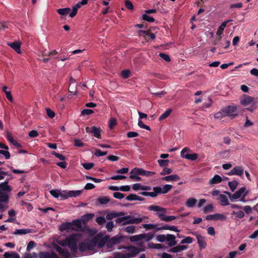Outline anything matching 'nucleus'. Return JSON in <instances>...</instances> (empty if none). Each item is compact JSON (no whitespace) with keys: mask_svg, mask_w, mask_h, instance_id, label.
Wrapping results in <instances>:
<instances>
[{"mask_svg":"<svg viewBox=\"0 0 258 258\" xmlns=\"http://www.w3.org/2000/svg\"><path fill=\"white\" fill-rule=\"evenodd\" d=\"M36 246L35 243L33 241H30L27 246L26 252H30V250L32 249Z\"/></svg>","mask_w":258,"mask_h":258,"instance_id":"680f3d73","label":"nucleus"},{"mask_svg":"<svg viewBox=\"0 0 258 258\" xmlns=\"http://www.w3.org/2000/svg\"><path fill=\"white\" fill-rule=\"evenodd\" d=\"M114 226V225L113 221L108 222L106 224V228L108 232L112 231Z\"/></svg>","mask_w":258,"mask_h":258,"instance_id":"603ef678","label":"nucleus"},{"mask_svg":"<svg viewBox=\"0 0 258 258\" xmlns=\"http://www.w3.org/2000/svg\"><path fill=\"white\" fill-rule=\"evenodd\" d=\"M54 248L58 252L61 258L73 257V254H71L66 248L57 245H54Z\"/></svg>","mask_w":258,"mask_h":258,"instance_id":"1a4fd4ad","label":"nucleus"},{"mask_svg":"<svg viewBox=\"0 0 258 258\" xmlns=\"http://www.w3.org/2000/svg\"><path fill=\"white\" fill-rule=\"evenodd\" d=\"M222 181V179L221 177L218 174H216L209 180V184L210 185H214L221 182Z\"/></svg>","mask_w":258,"mask_h":258,"instance_id":"a878e982","label":"nucleus"},{"mask_svg":"<svg viewBox=\"0 0 258 258\" xmlns=\"http://www.w3.org/2000/svg\"><path fill=\"white\" fill-rule=\"evenodd\" d=\"M69 198L68 191L59 190V199L60 200H64Z\"/></svg>","mask_w":258,"mask_h":258,"instance_id":"4c0bfd02","label":"nucleus"},{"mask_svg":"<svg viewBox=\"0 0 258 258\" xmlns=\"http://www.w3.org/2000/svg\"><path fill=\"white\" fill-rule=\"evenodd\" d=\"M159 56L161 58H162L163 59H164V60H165L166 61L168 62V61H170V58L169 57V56L166 54H165L163 53H159Z\"/></svg>","mask_w":258,"mask_h":258,"instance_id":"774afa93","label":"nucleus"},{"mask_svg":"<svg viewBox=\"0 0 258 258\" xmlns=\"http://www.w3.org/2000/svg\"><path fill=\"white\" fill-rule=\"evenodd\" d=\"M176 219V217L175 216H166L165 214L161 220L168 222Z\"/></svg>","mask_w":258,"mask_h":258,"instance_id":"c03bdc74","label":"nucleus"},{"mask_svg":"<svg viewBox=\"0 0 258 258\" xmlns=\"http://www.w3.org/2000/svg\"><path fill=\"white\" fill-rule=\"evenodd\" d=\"M125 6L130 10H133L134 9V6L132 3L129 0H125Z\"/></svg>","mask_w":258,"mask_h":258,"instance_id":"e2e57ef3","label":"nucleus"},{"mask_svg":"<svg viewBox=\"0 0 258 258\" xmlns=\"http://www.w3.org/2000/svg\"><path fill=\"white\" fill-rule=\"evenodd\" d=\"M130 178L136 181H141L142 178L139 176L141 175L140 171L139 168H135L132 169L130 173Z\"/></svg>","mask_w":258,"mask_h":258,"instance_id":"4468645a","label":"nucleus"},{"mask_svg":"<svg viewBox=\"0 0 258 258\" xmlns=\"http://www.w3.org/2000/svg\"><path fill=\"white\" fill-rule=\"evenodd\" d=\"M230 206L234 210L231 214L234 216L235 219H242L245 216L244 212L242 210L241 206L232 204L230 205Z\"/></svg>","mask_w":258,"mask_h":258,"instance_id":"0eeeda50","label":"nucleus"},{"mask_svg":"<svg viewBox=\"0 0 258 258\" xmlns=\"http://www.w3.org/2000/svg\"><path fill=\"white\" fill-rule=\"evenodd\" d=\"M39 258H59L58 255L54 252L41 251L39 254Z\"/></svg>","mask_w":258,"mask_h":258,"instance_id":"dca6fc26","label":"nucleus"},{"mask_svg":"<svg viewBox=\"0 0 258 258\" xmlns=\"http://www.w3.org/2000/svg\"><path fill=\"white\" fill-rule=\"evenodd\" d=\"M107 153V152H102L100 149H96L95 151V155L97 157L103 156L106 155Z\"/></svg>","mask_w":258,"mask_h":258,"instance_id":"4d7b16f0","label":"nucleus"},{"mask_svg":"<svg viewBox=\"0 0 258 258\" xmlns=\"http://www.w3.org/2000/svg\"><path fill=\"white\" fill-rule=\"evenodd\" d=\"M6 138L7 139V140L11 143H12L13 145H14L16 147H21V145L18 143V142L16 140H15L12 135L11 134V133L9 132H7L6 133Z\"/></svg>","mask_w":258,"mask_h":258,"instance_id":"bb28decb","label":"nucleus"},{"mask_svg":"<svg viewBox=\"0 0 258 258\" xmlns=\"http://www.w3.org/2000/svg\"><path fill=\"white\" fill-rule=\"evenodd\" d=\"M253 101V98L250 96H246L242 98L240 102L243 105H247L249 104Z\"/></svg>","mask_w":258,"mask_h":258,"instance_id":"72a5a7b5","label":"nucleus"},{"mask_svg":"<svg viewBox=\"0 0 258 258\" xmlns=\"http://www.w3.org/2000/svg\"><path fill=\"white\" fill-rule=\"evenodd\" d=\"M111 241V242H112V244H114V245L117 243H118L119 242H120V241H121V237H117V236H114L113 237H112L111 239H109Z\"/></svg>","mask_w":258,"mask_h":258,"instance_id":"8fccbe9b","label":"nucleus"},{"mask_svg":"<svg viewBox=\"0 0 258 258\" xmlns=\"http://www.w3.org/2000/svg\"><path fill=\"white\" fill-rule=\"evenodd\" d=\"M141 237V234L132 236L130 237V240L132 242L138 241L142 240Z\"/></svg>","mask_w":258,"mask_h":258,"instance_id":"de8ad7c7","label":"nucleus"},{"mask_svg":"<svg viewBox=\"0 0 258 258\" xmlns=\"http://www.w3.org/2000/svg\"><path fill=\"white\" fill-rule=\"evenodd\" d=\"M166 241L167 242V244L170 246H174L177 243L175 240V236L172 234L166 235Z\"/></svg>","mask_w":258,"mask_h":258,"instance_id":"a211bd4d","label":"nucleus"},{"mask_svg":"<svg viewBox=\"0 0 258 258\" xmlns=\"http://www.w3.org/2000/svg\"><path fill=\"white\" fill-rule=\"evenodd\" d=\"M189 150V149L187 147L184 148L182 150L180 153V156L182 158H185L186 156L188 155L187 151Z\"/></svg>","mask_w":258,"mask_h":258,"instance_id":"0e129e2a","label":"nucleus"},{"mask_svg":"<svg viewBox=\"0 0 258 258\" xmlns=\"http://www.w3.org/2000/svg\"><path fill=\"white\" fill-rule=\"evenodd\" d=\"M52 154L54 155L56 157L58 158L59 160L61 161H64L66 159V158L62 154H60L55 152V151L52 152Z\"/></svg>","mask_w":258,"mask_h":258,"instance_id":"13d9d810","label":"nucleus"},{"mask_svg":"<svg viewBox=\"0 0 258 258\" xmlns=\"http://www.w3.org/2000/svg\"><path fill=\"white\" fill-rule=\"evenodd\" d=\"M226 218L225 216L222 214H215L213 215H207L206 217V219L207 220H224Z\"/></svg>","mask_w":258,"mask_h":258,"instance_id":"2eb2a0df","label":"nucleus"},{"mask_svg":"<svg viewBox=\"0 0 258 258\" xmlns=\"http://www.w3.org/2000/svg\"><path fill=\"white\" fill-rule=\"evenodd\" d=\"M123 230L130 234H133L136 232V227L135 226L130 225L124 228Z\"/></svg>","mask_w":258,"mask_h":258,"instance_id":"ea45409f","label":"nucleus"},{"mask_svg":"<svg viewBox=\"0 0 258 258\" xmlns=\"http://www.w3.org/2000/svg\"><path fill=\"white\" fill-rule=\"evenodd\" d=\"M86 131L87 133L93 134L94 136L97 138H101V130L100 128L97 127L95 126H93L91 127H87Z\"/></svg>","mask_w":258,"mask_h":258,"instance_id":"ddd939ff","label":"nucleus"},{"mask_svg":"<svg viewBox=\"0 0 258 258\" xmlns=\"http://www.w3.org/2000/svg\"><path fill=\"white\" fill-rule=\"evenodd\" d=\"M81 228V221L80 219L74 220L71 222L62 223L59 227L61 231L71 232L73 231H78Z\"/></svg>","mask_w":258,"mask_h":258,"instance_id":"7ed1b4c3","label":"nucleus"},{"mask_svg":"<svg viewBox=\"0 0 258 258\" xmlns=\"http://www.w3.org/2000/svg\"><path fill=\"white\" fill-rule=\"evenodd\" d=\"M142 226L146 230H155L156 231H159L160 226L157 224H144Z\"/></svg>","mask_w":258,"mask_h":258,"instance_id":"6ab92c4d","label":"nucleus"},{"mask_svg":"<svg viewBox=\"0 0 258 258\" xmlns=\"http://www.w3.org/2000/svg\"><path fill=\"white\" fill-rule=\"evenodd\" d=\"M142 18L144 20L149 22H153L155 21V19L153 17L147 15L146 14L143 15Z\"/></svg>","mask_w":258,"mask_h":258,"instance_id":"864d4df0","label":"nucleus"},{"mask_svg":"<svg viewBox=\"0 0 258 258\" xmlns=\"http://www.w3.org/2000/svg\"><path fill=\"white\" fill-rule=\"evenodd\" d=\"M117 121L115 118L112 117L109 120V126L110 129H112L116 124Z\"/></svg>","mask_w":258,"mask_h":258,"instance_id":"09e8293b","label":"nucleus"},{"mask_svg":"<svg viewBox=\"0 0 258 258\" xmlns=\"http://www.w3.org/2000/svg\"><path fill=\"white\" fill-rule=\"evenodd\" d=\"M8 181H5L0 184V195L11 190L10 186L8 185Z\"/></svg>","mask_w":258,"mask_h":258,"instance_id":"aec40b11","label":"nucleus"},{"mask_svg":"<svg viewBox=\"0 0 258 258\" xmlns=\"http://www.w3.org/2000/svg\"><path fill=\"white\" fill-rule=\"evenodd\" d=\"M148 210L156 212V215L161 220L163 217L167 213V210L159 206L152 205L149 206Z\"/></svg>","mask_w":258,"mask_h":258,"instance_id":"6e6552de","label":"nucleus"},{"mask_svg":"<svg viewBox=\"0 0 258 258\" xmlns=\"http://www.w3.org/2000/svg\"><path fill=\"white\" fill-rule=\"evenodd\" d=\"M138 125L142 128L146 129L148 131H150V126L145 124L144 122L141 120L140 119L138 121Z\"/></svg>","mask_w":258,"mask_h":258,"instance_id":"5fc2aeb1","label":"nucleus"},{"mask_svg":"<svg viewBox=\"0 0 258 258\" xmlns=\"http://www.w3.org/2000/svg\"><path fill=\"white\" fill-rule=\"evenodd\" d=\"M8 45L11 47L13 49H14L17 53L20 54L21 53V44L19 42H14L13 43H8Z\"/></svg>","mask_w":258,"mask_h":258,"instance_id":"393cba45","label":"nucleus"},{"mask_svg":"<svg viewBox=\"0 0 258 258\" xmlns=\"http://www.w3.org/2000/svg\"><path fill=\"white\" fill-rule=\"evenodd\" d=\"M186 248H187V246L186 245H177L175 247H173L171 248L169 250V251L171 252L176 253V252H178L181 251H182Z\"/></svg>","mask_w":258,"mask_h":258,"instance_id":"c756f323","label":"nucleus"},{"mask_svg":"<svg viewBox=\"0 0 258 258\" xmlns=\"http://www.w3.org/2000/svg\"><path fill=\"white\" fill-rule=\"evenodd\" d=\"M38 257L37 253L35 252H26L22 256V258H38Z\"/></svg>","mask_w":258,"mask_h":258,"instance_id":"473e14b6","label":"nucleus"},{"mask_svg":"<svg viewBox=\"0 0 258 258\" xmlns=\"http://www.w3.org/2000/svg\"><path fill=\"white\" fill-rule=\"evenodd\" d=\"M230 21H231V20L225 21L219 26L216 32V35L219 36V37L214 41V44H217V43L221 40V36L223 34V31L226 27L227 24Z\"/></svg>","mask_w":258,"mask_h":258,"instance_id":"9b49d317","label":"nucleus"},{"mask_svg":"<svg viewBox=\"0 0 258 258\" xmlns=\"http://www.w3.org/2000/svg\"><path fill=\"white\" fill-rule=\"evenodd\" d=\"M197 239L198 240V243L201 249H204L206 248L207 243L206 242L205 238L202 236L200 234H197Z\"/></svg>","mask_w":258,"mask_h":258,"instance_id":"412c9836","label":"nucleus"},{"mask_svg":"<svg viewBox=\"0 0 258 258\" xmlns=\"http://www.w3.org/2000/svg\"><path fill=\"white\" fill-rule=\"evenodd\" d=\"M148 217L146 216L139 215L138 217H135L132 215H127L125 216L123 220L122 225H126L128 224H138L143 221H148Z\"/></svg>","mask_w":258,"mask_h":258,"instance_id":"423d86ee","label":"nucleus"},{"mask_svg":"<svg viewBox=\"0 0 258 258\" xmlns=\"http://www.w3.org/2000/svg\"><path fill=\"white\" fill-rule=\"evenodd\" d=\"M225 116H226V115H225V112H224V110L223 109H221L220 111L215 113L214 115L215 118H217V119H221Z\"/></svg>","mask_w":258,"mask_h":258,"instance_id":"a18cd8bd","label":"nucleus"},{"mask_svg":"<svg viewBox=\"0 0 258 258\" xmlns=\"http://www.w3.org/2000/svg\"><path fill=\"white\" fill-rule=\"evenodd\" d=\"M109 199L106 197H101L98 199V201L101 204H106L109 202Z\"/></svg>","mask_w":258,"mask_h":258,"instance_id":"6e6d98bb","label":"nucleus"},{"mask_svg":"<svg viewBox=\"0 0 258 258\" xmlns=\"http://www.w3.org/2000/svg\"><path fill=\"white\" fill-rule=\"evenodd\" d=\"M124 248L126 249V251L123 253L120 252H118V253L115 254V258L134 257L140 251V249L138 247L133 246L125 247Z\"/></svg>","mask_w":258,"mask_h":258,"instance_id":"39448f33","label":"nucleus"},{"mask_svg":"<svg viewBox=\"0 0 258 258\" xmlns=\"http://www.w3.org/2000/svg\"><path fill=\"white\" fill-rule=\"evenodd\" d=\"M71 9L69 8L59 9L57 10V12L61 16H65L68 15Z\"/></svg>","mask_w":258,"mask_h":258,"instance_id":"c9c22d12","label":"nucleus"},{"mask_svg":"<svg viewBox=\"0 0 258 258\" xmlns=\"http://www.w3.org/2000/svg\"><path fill=\"white\" fill-rule=\"evenodd\" d=\"M82 193V190H69L68 191L69 197H77L79 196Z\"/></svg>","mask_w":258,"mask_h":258,"instance_id":"e433bc0d","label":"nucleus"},{"mask_svg":"<svg viewBox=\"0 0 258 258\" xmlns=\"http://www.w3.org/2000/svg\"><path fill=\"white\" fill-rule=\"evenodd\" d=\"M59 189L51 190L50 191V194L55 198L59 199Z\"/></svg>","mask_w":258,"mask_h":258,"instance_id":"338daca9","label":"nucleus"},{"mask_svg":"<svg viewBox=\"0 0 258 258\" xmlns=\"http://www.w3.org/2000/svg\"><path fill=\"white\" fill-rule=\"evenodd\" d=\"M82 165L85 169L87 170H89L94 166V164L93 163L88 162L82 163Z\"/></svg>","mask_w":258,"mask_h":258,"instance_id":"052dcab7","label":"nucleus"},{"mask_svg":"<svg viewBox=\"0 0 258 258\" xmlns=\"http://www.w3.org/2000/svg\"><path fill=\"white\" fill-rule=\"evenodd\" d=\"M124 215L125 213L123 212H112L107 214L106 218L108 220H111L116 217H118L120 216H124Z\"/></svg>","mask_w":258,"mask_h":258,"instance_id":"b1692460","label":"nucleus"},{"mask_svg":"<svg viewBox=\"0 0 258 258\" xmlns=\"http://www.w3.org/2000/svg\"><path fill=\"white\" fill-rule=\"evenodd\" d=\"M197 200L194 198L188 199L185 203V205L188 208L194 207L197 203Z\"/></svg>","mask_w":258,"mask_h":258,"instance_id":"2f4dec72","label":"nucleus"},{"mask_svg":"<svg viewBox=\"0 0 258 258\" xmlns=\"http://www.w3.org/2000/svg\"><path fill=\"white\" fill-rule=\"evenodd\" d=\"M88 0H83L82 2H79L75 5L74 7L78 10L81 7L82 5H86L88 3Z\"/></svg>","mask_w":258,"mask_h":258,"instance_id":"69168bd1","label":"nucleus"},{"mask_svg":"<svg viewBox=\"0 0 258 258\" xmlns=\"http://www.w3.org/2000/svg\"><path fill=\"white\" fill-rule=\"evenodd\" d=\"M96 222L98 224L101 225L105 223L106 219L104 217L100 216L96 218Z\"/></svg>","mask_w":258,"mask_h":258,"instance_id":"bf43d9fd","label":"nucleus"},{"mask_svg":"<svg viewBox=\"0 0 258 258\" xmlns=\"http://www.w3.org/2000/svg\"><path fill=\"white\" fill-rule=\"evenodd\" d=\"M179 179V176L176 174H172L162 178V180H165L167 182L176 181L178 180Z\"/></svg>","mask_w":258,"mask_h":258,"instance_id":"5701e85b","label":"nucleus"},{"mask_svg":"<svg viewBox=\"0 0 258 258\" xmlns=\"http://www.w3.org/2000/svg\"><path fill=\"white\" fill-rule=\"evenodd\" d=\"M153 190V191L152 192L143 191L141 194L143 196H150L152 198H155L158 195V192H159V189L157 188L156 187H154Z\"/></svg>","mask_w":258,"mask_h":258,"instance_id":"4be33fe9","label":"nucleus"},{"mask_svg":"<svg viewBox=\"0 0 258 258\" xmlns=\"http://www.w3.org/2000/svg\"><path fill=\"white\" fill-rule=\"evenodd\" d=\"M214 207L213 204H210L203 208V211L204 213H208L213 212Z\"/></svg>","mask_w":258,"mask_h":258,"instance_id":"58836bf2","label":"nucleus"},{"mask_svg":"<svg viewBox=\"0 0 258 258\" xmlns=\"http://www.w3.org/2000/svg\"><path fill=\"white\" fill-rule=\"evenodd\" d=\"M238 184V182L236 180L229 181L228 182V185L232 191H233L236 189Z\"/></svg>","mask_w":258,"mask_h":258,"instance_id":"37998d69","label":"nucleus"},{"mask_svg":"<svg viewBox=\"0 0 258 258\" xmlns=\"http://www.w3.org/2000/svg\"><path fill=\"white\" fill-rule=\"evenodd\" d=\"M140 171V174L141 175L145 176H151L154 174H155V172L152 171H148L145 170L142 168H139Z\"/></svg>","mask_w":258,"mask_h":258,"instance_id":"79ce46f5","label":"nucleus"},{"mask_svg":"<svg viewBox=\"0 0 258 258\" xmlns=\"http://www.w3.org/2000/svg\"><path fill=\"white\" fill-rule=\"evenodd\" d=\"M224 192L229 196V199L232 202L236 201L239 199V201L245 202V197L248 194V191H246L245 187H241L238 191H236L232 195L228 191H225Z\"/></svg>","mask_w":258,"mask_h":258,"instance_id":"20e7f679","label":"nucleus"},{"mask_svg":"<svg viewBox=\"0 0 258 258\" xmlns=\"http://www.w3.org/2000/svg\"><path fill=\"white\" fill-rule=\"evenodd\" d=\"M243 173V168L240 166H237L232 169L228 173V174L229 175H237L242 177Z\"/></svg>","mask_w":258,"mask_h":258,"instance_id":"f8f14e48","label":"nucleus"},{"mask_svg":"<svg viewBox=\"0 0 258 258\" xmlns=\"http://www.w3.org/2000/svg\"><path fill=\"white\" fill-rule=\"evenodd\" d=\"M198 158V154L196 153L194 154H188V155L186 156V159L191 160V161H195Z\"/></svg>","mask_w":258,"mask_h":258,"instance_id":"3c124183","label":"nucleus"},{"mask_svg":"<svg viewBox=\"0 0 258 258\" xmlns=\"http://www.w3.org/2000/svg\"><path fill=\"white\" fill-rule=\"evenodd\" d=\"M222 206H226L230 205L227 197L223 194L219 195V197L217 199Z\"/></svg>","mask_w":258,"mask_h":258,"instance_id":"f3484780","label":"nucleus"},{"mask_svg":"<svg viewBox=\"0 0 258 258\" xmlns=\"http://www.w3.org/2000/svg\"><path fill=\"white\" fill-rule=\"evenodd\" d=\"M172 111V109L171 108H169L166 110L159 117V120L161 121L166 118H167L170 114L171 113Z\"/></svg>","mask_w":258,"mask_h":258,"instance_id":"f704fd0d","label":"nucleus"},{"mask_svg":"<svg viewBox=\"0 0 258 258\" xmlns=\"http://www.w3.org/2000/svg\"><path fill=\"white\" fill-rule=\"evenodd\" d=\"M223 109L226 116H230L231 118H233L237 116V113H234V112H235L236 110V107L235 106H226L223 108Z\"/></svg>","mask_w":258,"mask_h":258,"instance_id":"9d476101","label":"nucleus"},{"mask_svg":"<svg viewBox=\"0 0 258 258\" xmlns=\"http://www.w3.org/2000/svg\"><path fill=\"white\" fill-rule=\"evenodd\" d=\"M172 186L170 184H165L164 185L162 188L160 187H156L157 188L159 189V192H158V194H166L167 193L171 188Z\"/></svg>","mask_w":258,"mask_h":258,"instance_id":"c85d7f7f","label":"nucleus"},{"mask_svg":"<svg viewBox=\"0 0 258 258\" xmlns=\"http://www.w3.org/2000/svg\"><path fill=\"white\" fill-rule=\"evenodd\" d=\"M166 235L159 234L157 235L156 240L160 242H164L166 241Z\"/></svg>","mask_w":258,"mask_h":258,"instance_id":"49530a36","label":"nucleus"},{"mask_svg":"<svg viewBox=\"0 0 258 258\" xmlns=\"http://www.w3.org/2000/svg\"><path fill=\"white\" fill-rule=\"evenodd\" d=\"M87 233L90 236H94L92 239H87L79 245V250L83 252L87 250H93L95 246L101 248L106 244V241L108 236H103L101 233L97 234L96 229H87Z\"/></svg>","mask_w":258,"mask_h":258,"instance_id":"f257e3e1","label":"nucleus"},{"mask_svg":"<svg viewBox=\"0 0 258 258\" xmlns=\"http://www.w3.org/2000/svg\"><path fill=\"white\" fill-rule=\"evenodd\" d=\"M82 240V234L80 233L72 234L64 239L60 240L58 243L63 246H68L72 252L75 253L79 249V245Z\"/></svg>","mask_w":258,"mask_h":258,"instance_id":"f03ea898","label":"nucleus"},{"mask_svg":"<svg viewBox=\"0 0 258 258\" xmlns=\"http://www.w3.org/2000/svg\"><path fill=\"white\" fill-rule=\"evenodd\" d=\"M141 235L142 236V240L144 239L147 241L151 240L154 237V234L149 233L146 234H141Z\"/></svg>","mask_w":258,"mask_h":258,"instance_id":"a19ab883","label":"nucleus"},{"mask_svg":"<svg viewBox=\"0 0 258 258\" xmlns=\"http://www.w3.org/2000/svg\"><path fill=\"white\" fill-rule=\"evenodd\" d=\"M32 232V230L30 229H17L13 233L14 235H25L26 234L30 233Z\"/></svg>","mask_w":258,"mask_h":258,"instance_id":"7c9ffc66","label":"nucleus"},{"mask_svg":"<svg viewBox=\"0 0 258 258\" xmlns=\"http://www.w3.org/2000/svg\"><path fill=\"white\" fill-rule=\"evenodd\" d=\"M94 216V214L93 213H89L83 215L81 217V219L80 220V221H81V224L82 223L84 224L87 223L89 220H91Z\"/></svg>","mask_w":258,"mask_h":258,"instance_id":"cd10ccee","label":"nucleus"}]
</instances>
